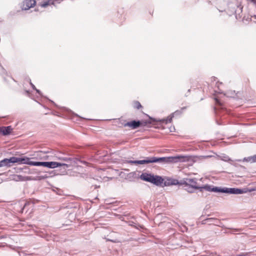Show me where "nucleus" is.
<instances>
[{"label":"nucleus","instance_id":"obj_1","mask_svg":"<svg viewBox=\"0 0 256 256\" xmlns=\"http://www.w3.org/2000/svg\"><path fill=\"white\" fill-rule=\"evenodd\" d=\"M145 116L146 117V118L140 120H134L128 122L124 124V126L134 130L140 126H148L150 124H166L168 123H171L173 118V116L172 115H170L167 118L162 119L152 118L148 114H145Z\"/></svg>","mask_w":256,"mask_h":256},{"label":"nucleus","instance_id":"obj_3","mask_svg":"<svg viewBox=\"0 0 256 256\" xmlns=\"http://www.w3.org/2000/svg\"><path fill=\"white\" fill-rule=\"evenodd\" d=\"M200 189H204L209 192H223L233 194H240L243 193V190L237 188H221L218 187H212L209 185H206L202 187H200Z\"/></svg>","mask_w":256,"mask_h":256},{"label":"nucleus","instance_id":"obj_9","mask_svg":"<svg viewBox=\"0 0 256 256\" xmlns=\"http://www.w3.org/2000/svg\"><path fill=\"white\" fill-rule=\"evenodd\" d=\"M22 164H26L30 166H37L38 162H32L30 160V158L27 157L22 158Z\"/></svg>","mask_w":256,"mask_h":256},{"label":"nucleus","instance_id":"obj_13","mask_svg":"<svg viewBox=\"0 0 256 256\" xmlns=\"http://www.w3.org/2000/svg\"><path fill=\"white\" fill-rule=\"evenodd\" d=\"M12 164L18 163L20 164H22V158L12 156Z\"/></svg>","mask_w":256,"mask_h":256},{"label":"nucleus","instance_id":"obj_10","mask_svg":"<svg viewBox=\"0 0 256 256\" xmlns=\"http://www.w3.org/2000/svg\"><path fill=\"white\" fill-rule=\"evenodd\" d=\"M188 182L186 183V185L188 186V184L191 186L192 188L195 189H200V187L197 186V182L195 178L187 179Z\"/></svg>","mask_w":256,"mask_h":256},{"label":"nucleus","instance_id":"obj_4","mask_svg":"<svg viewBox=\"0 0 256 256\" xmlns=\"http://www.w3.org/2000/svg\"><path fill=\"white\" fill-rule=\"evenodd\" d=\"M140 178L143 180L150 182L157 186L161 185L164 181L162 177L146 172L142 173L140 175Z\"/></svg>","mask_w":256,"mask_h":256},{"label":"nucleus","instance_id":"obj_5","mask_svg":"<svg viewBox=\"0 0 256 256\" xmlns=\"http://www.w3.org/2000/svg\"><path fill=\"white\" fill-rule=\"evenodd\" d=\"M37 166H43L44 167H47L49 168H56L58 166H64L66 168L68 167V165L66 164H61L58 162H38Z\"/></svg>","mask_w":256,"mask_h":256},{"label":"nucleus","instance_id":"obj_2","mask_svg":"<svg viewBox=\"0 0 256 256\" xmlns=\"http://www.w3.org/2000/svg\"><path fill=\"white\" fill-rule=\"evenodd\" d=\"M190 156H184L162 158H156L154 156L151 158H146V159L144 160L134 161L130 160L128 162L136 164H144L154 162L176 163L178 162H188L190 160Z\"/></svg>","mask_w":256,"mask_h":256},{"label":"nucleus","instance_id":"obj_14","mask_svg":"<svg viewBox=\"0 0 256 256\" xmlns=\"http://www.w3.org/2000/svg\"><path fill=\"white\" fill-rule=\"evenodd\" d=\"M170 183L171 184L176 185V184H178V181L177 180L172 179V180H170Z\"/></svg>","mask_w":256,"mask_h":256},{"label":"nucleus","instance_id":"obj_12","mask_svg":"<svg viewBox=\"0 0 256 256\" xmlns=\"http://www.w3.org/2000/svg\"><path fill=\"white\" fill-rule=\"evenodd\" d=\"M132 106L134 108H136L138 110H139L142 108V104L138 101H134L132 103Z\"/></svg>","mask_w":256,"mask_h":256},{"label":"nucleus","instance_id":"obj_8","mask_svg":"<svg viewBox=\"0 0 256 256\" xmlns=\"http://www.w3.org/2000/svg\"><path fill=\"white\" fill-rule=\"evenodd\" d=\"M12 130V128L11 126H0V133L2 134L4 136L9 134Z\"/></svg>","mask_w":256,"mask_h":256},{"label":"nucleus","instance_id":"obj_7","mask_svg":"<svg viewBox=\"0 0 256 256\" xmlns=\"http://www.w3.org/2000/svg\"><path fill=\"white\" fill-rule=\"evenodd\" d=\"M12 157L10 158H4L0 161V167L6 166L8 168L12 166Z\"/></svg>","mask_w":256,"mask_h":256},{"label":"nucleus","instance_id":"obj_6","mask_svg":"<svg viewBox=\"0 0 256 256\" xmlns=\"http://www.w3.org/2000/svg\"><path fill=\"white\" fill-rule=\"evenodd\" d=\"M36 0H24L23 2L22 9L24 10H28L31 8L34 7L36 6Z\"/></svg>","mask_w":256,"mask_h":256},{"label":"nucleus","instance_id":"obj_16","mask_svg":"<svg viewBox=\"0 0 256 256\" xmlns=\"http://www.w3.org/2000/svg\"><path fill=\"white\" fill-rule=\"evenodd\" d=\"M185 108H182V110H184Z\"/></svg>","mask_w":256,"mask_h":256},{"label":"nucleus","instance_id":"obj_15","mask_svg":"<svg viewBox=\"0 0 256 256\" xmlns=\"http://www.w3.org/2000/svg\"><path fill=\"white\" fill-rule=\"evenodd\" d=\"M216 102H218H218H218V99H216Z\"/></svg>","mask_w":256,"mask_h":256},{"label":"nucleus","instance_id":"obj_11","mask_svg":"<svg viewBox=\"0 0 256 256\" xmlns=\"http://www.w3.org/2000/svg\"><path fill=\"white\" fill-rule=\"evenodd\" d=\"M244 161L250 163L256 162V154L247 158H244Z\"/></svg>","mask_w":256,"mask_h":256}]
</instances>
